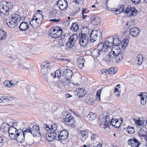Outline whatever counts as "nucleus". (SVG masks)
Listing matches in <instances>:
<instances>
[{
  "label": "nucleus",
  "mask_w": 147,
  "mask_h": 147,
  "mask_svg": "<svg viewBox=\"0 0 147 147\" xmlns=\"http://www.w3.org/2000/svg\"><path fill=\"white\" fill-rule=\"evenodd\" d=\"M113 45V37H109L105 40L104 43L100 42L97 45V54L96 56L103 55L108 51V49Z\"/></svg>",
  "instance_id": "f257e3e1"
},
{
  "label": "nucleus",
  "mask_w": 147,
  "mask_h": 147,
  "mask_svg": "<svg viewBox=\"0 0 147 147\" xmlns=\"http://www.w3.org/2000/svg\"><path fill=\"white\" fill-rule=\"evenodd\" d=\"M1 13L3 15L7 16L9 14V10L13 7V4L11 3H7L3 1L1 3Z\"/></svg>",
  "instance_id": "f03ea898"
},
{
  "label": "nucleus",
  "mask_w": 147,
  "mask_h": 147,
  "mask_svg": "<svg viewBox=\"0 0 147 147\" xmlns=\"http://www.w3.org/2000/svg\"><path fill=\"white\" fill-rule=\"evenodd\" d=\"M62 30L61 28L57 26L51 29L50 36L52 38H58L62 35Z\"/></svg>",
  "instance_id": "7ed1b4c3"
},
{
  "label": "nucleus",
  "mask_w": 147,
  "mask_h": 147,
  "mask_svg": "<svg viewBox=\"0 0 147 147\" xmlns=\"http://www.w3.org/2000/svg\"><path fill=\"white\" fill-rule=\"evenodd\" d=\"M123 44L120 43L121 41L119 39L118 37L117 36H115L113 37V45H114L113 47L115 46H119L121 47L123 49H125L127 46L128 44V40H124Z\"/></svg>",
  "instance_id": "20e7f679"
},
{
  "label": "nucleus",
  "mask_w": 147,
  "mask_h": 147,
  "mask_svg": "<svg viewBox=\"0 0 147 147\" xmlns=\"http://www.w3.org/2000/svg\"><path fill=\"white\" fill-rule=\"evenodd\" d=\"M31 134L34 137H38L41 135L40 128L36 125H34L31 128Z\"/></svg>",
  "instance_id": "39448f33"
},
{
  "label": "nucleus",
  "mask_w": 147,
  "mask_h": 147,
  "mask_svg": "<svg viewBox=\"0 0 147 147\" xmlns=\"http://www.w3.org/2000/svg\"><path fill=\"white\" fill-rule=\"evenodd\" d=\"M57 140H63L66 139L68 136V133L65 130L61 131L60 132H58Z\"/></svg>",
  "instance_id": "423d86ee"
},
{
  "label": "nucleus",
  "mask_w": 147,
  "mask_h": 147,
  "mask_svg": "<svg viewBox=\"0 0 147 147\" xmlns=\"http://www.w3.org/2000/svg\"><path fill=\"white\" fill-rule=\"evenodd\" d=\"M129 145L132 147H139L141 143L135 138H131L128 141Z\"/></svg>",
  "instance_id": "0eeeda50"
},
{
  "label": "nucleus",
  "mask_w": 147,
  "mask_h": 147,
  "mask_svg": "<svg viewBox=\"0 0 147 147\" xmlns=\"http://www.w3.org/2000/svg\"><path fill=\"white\" fill-rule=\"evenodd\" d=\"M9 127L7 123L3 122L1 125V130L4 134L8 135V132Z\"/></svg>",
  "instance_id": "6e6552de"
},
{
  "label": "nucleus",
  "mask_w": 147,
  "mask_h": 147,
  "mask_svg": "<svg viewBox=\"0 0 147 147\" xmlns=\"http://www.w3.org/2000/svg\"><path fill=\"white\" fill-rule=\"evenodd\" d=\"M57 5L59 9L61 10L65 9L68 6V3L65 0H59L57 2Z\"/></svg>",
  "instance_id": "1a4fd4ad"
},
{
  "label": "nucleus",
  "mask_w": 147,
  "mask_h": 147,
  "mask_svg": "<svg viewBox=\"0 0 147 147\" xmlns=\"http://www.w3.org/2000/svg\"><path fill=\"white\" fill-rule=\"evenodd\" d=\"M57 134L55 132L51 131L47 132L46 134V137L47 140L49 142H52L56 138Z\"/></svg>",
  "instance_id": "9d476101"
},
{
  "label": "nucleus",
  "mask_w": 147,
  "mask_h": 147,
  "mask_svg": "<svg viewBox=\"0 0 147 147\" xmlns=\"http://www.w3.org/2000/svg\"><path fill=\"white\" fill-rule=\"evenodd\" d=\"M73 75L72 70L67 69H66L63 72V76L64 79H67V80H70Z\"/></svg>",
  "instance_id": "9b49d317"
},
{
  "label": "nucleus",
  "mask_w": 147,
  "mask_h": 147,
  "mask_svg": "<svg viewBox=\"0 0 147 147\" xmlns=\"http://www.w3.org/2000/svg\"><path fill=\"white\" fill-rule=\"evenodd\" d=\"M44 127L46 130L48 131L49 129H51L53 132H55L56 134L58 132V131L57 130V124L53 123L51 125V128H50L49 126L47 125H45Z\"/></svg>",
  "instance_id": "f8f14e48"
},
{
  "label": "nucleus",
  "mask_w": 147,
  "mask_h": 147,
  "mask_svg": "<svg viewBox=\"0 0 147 147\" xmlns=\"http://www.w3.org/2000/svg\"><path fill=\"white\" fill-rule=\"evenodd\" d=\"M98 34V30H93L92 31L90 36V41L91 42H93L96 40Z\"/></svg>",
  "instance_id": "ddd939ff"
},
{
  "label": "nucleus",
  "mask_w": 147,
  "mask_h": 147,
  "mask_svg": "<svg viewBox=\"0 0 147 147\" xmlns=\"http://www.w3.org/2000/svg\"><path fill=\"white\" fill-rule=\"evenodd\" d=\"M120 52L121 50L120 47L119 46H115V47H113L110 53L112 55H114V57H115V55L121 53Z\"/></svg>",
  "instance_id": "4468645a"
},
{
  "label": "nucleus",
  "mask_w": 147,
  "mask_h": 147,
  "mask_svg": "<svg viewBox=\"0 0 147 147\" xmlns=\"http://www.w3.org/2000/svg\"><path fill=\"white\" fill-rule=\"evenodd\" d=\"M79 38L81 42L83 40L90 42V39L89 38V35L86 34H83L81 33L79 34Z\"/></svg>",
  "instance_id": "2eb2a0df"
},
{
  "label": "nucleus",
  "mask_w": 147,
  "mask_h": 147,
  "mask_svg": "<svg viewBox=\"0 0 147 147\" xmlns=\"http://www.w3.org/2000/svg\"><path fill=\"white\" fill-rule=\"evenodd\" d=\"M140 32L139 30L136 27L131 28L129 30L130 34L134 37L137 36Z\"/></svg>",
  "instance_id": "dca6fc26"
},
{
  "label": "nucleus",
  "mask_w": 147,
  "mask_h": 147,
  "mask_svg": "<svg viewBox=\"0 0 147 147\" xmlns=\"http://www.w3.org/2000/svg\"><path fill=\"white\" fill-rule=\"evenodd\" d=\"M92 24L94 25H97L100 23L101 18L98 17H95L93 16L91 18Z\"/></svg>",
  "instance_id": "f3484780"
},
{
  "label": "nucleus",
  "mask_w": 147,
  "mask_h": 147,
  "mask_svg": "<svg viewBox=\"0 0 147 147\" xmlns=\"http://www.w3.org/2000/svg\"><path fill=\"white\" fill-rule=\"evenodd\" d=\"M71 114L68 112L64 111L61 114V118L63 121L65 120H67V119H68L71 117H72Z\"/></svg>",
  "instance_id": "a211bd4d"
},
{
  "label": "nucleus",
  "mask_w": 147,
  "mask_h": 147,
  "mask_svg": "<svg viewBox=\"0 0 147 147\" xmlns=\"http://www.w3.org/2000/svg\"><path fill=\"white\" fill-rule=\"evenodd\" d=\"M67 119V120H65L63 121L65 125L68 126H71L74 124L75 121L72 117Z\"/></svg>",
  "instance_id": "6ab92c4d"
},
{
  "label": "nucleus",
  "mask_w": 147,
  "mask_h": 147,
  "mask_svg": "<svg viewBox=\"0 0 147 147\" xmlns=\"http://www.w3.org/2000/svg\"><path fill=\"white\" fill-rule=\"evenodd\" d=\"M77 93V96L79 97H83L86 94V90L83 88H78L76 90Z\"/></svg>",
  "instance_id": "aec40b11"
},
{
  "label": "nucleus",
  "mask_w": 147,
  "mask_h": 147,
  "mask_svg": "<svg viewBox=\"0 0 147 147\" xmlns=\"http://www.w3.org/2000/svg\"><path fill=\"white\" fill-rule=\"evenodd\" d=\"M16 136V141L19 143H22L24 140L25 136L23 135L22 132H19V133Z\"/></svg>",
  "instance_id": "412c9836"
},
{
  "label": "nucleus",
  "mask_w": 147,
  "mask_h": 147,
  "mask_svg": "<svg viewBox=\"0 0 147 147\" xmlns=\"http://www.w3.org/2000/svg\"><path fill=\"white\" fill-rule=\"evenodd\" d=\"M29 27L28 23L26 22H22L19 26L20 30L22 31H25L27 30Z\"/></svg>",
  "instance_id": "4be33fe9"
},
{
  "label": "nucleus",
  "mask_w": 147,
  "mask_h": 147,
  "mask_svg": "<svg viewBox=\"0 0 147 147\" xmlns=\"http://www.w3.org/2000/svg\"><path fill=\"white\" fill-rule=\"evenodd\" d=\"M43 65L41 69L42 73H47L48 69V68L50 66V63H43Z\"/></svg>",
  "instance_id": "5701e85b"
},
{
  "label": "nucleus",
  "mask_w": 147,
  "mask_h": 147,
  "mask_svg": "<svg viewBox=\"0 0 147 147\" xmlns=\"http://www.w3.org/2000/svg\"><path fill=\"white\" fill-rule=\"evenodd\" d=\"M37 20L35 18V19H32L30 22V23L32 27L34 29L40 27L37 22Z\"/></svg>",
  "instance_id": "b1692460"
},
{
  "label": "nucleus",
  "mask_w": 147,
  "mask_h": 147,
  "mask_svg": "<svg viewBox=\"0 0 147 147\" xmlns=\"http://www.w3.org/2000/svg\"><path fill=\"white\" fill-rule=\"evenodd\" d=\"M85 60L84 58L81 57L79 58L77 61V63L78 66L80 69H82L84 66V62Z\"/></svg>",
  "instance_id": "393cba45"
},
{
  "label": "nucleus",
  "mask_w": 147,
  "mask_h": 147,
  "mask_svg": "<svg viewBox=\"0 0 147 147\" xmlns=\"http://www.w3.org/2000/svg\"><path fill=\"white\" fill-rule=\"evenodd\" d=\"M9 99L7 98V96H2L1 98V105H6L8 104L9 101Z\"/></svg>",
  "instance_id": "a878e982"
},
{
  "label": "nucleus",
  "mask_w": 147,
  "mask_h": 147,
  "mask_svg": "<svg viewBox=\"0 0 147 147\" xmlns=\"http://www.w3.org/2000/svg\"><path fill=\"white\" fill-rule=\"evenodd\" d=\"M6 22L8 26L10 28H14L16 27L18 24L16 22H15L12 19L11 20L8 22L7 20H6Z\"/></svg>",
  "instance_id": "bb28decb"
},
{
  "label": "nucleus",
  "mask_w": 147,
  "mask_h": 147,
  "mask_svg": "<svg viewBox=\"0 0 147 147\" xmlns=\"http://www.w3.org/2000/svg\"><path fill=\"white\" fill-rule=\"evenodd\" d=\"M11 19L18 24V22L21 20V17L18 14L15 13L11 15Z\"/></svg>",
  "instance_id": "cd10ccee"
},
{
  "label": "nucleus",
  "mask_w": 147,
  "mask_h": 147,
  "mask_svg": "<svg viewBox=\"0 0 147 147\" xmlns=\"http://www.w3.org/2000/svg\"><path fill=\"white\" fill-rule=\"evenodd\" d=\"M147 132L146 130L141 129L138 131V134L141 137V139H144L147 135Z\"/></svg>",
  "instance_id": "c85d7f7f"
},
{
  "label": "nucleus",
  "mask_w": 147,
  "mask_h": 147,
  "mask_svg": "<svg viewBox=\"0 0 147 147\" xmlns=\"http://www.w3.org/2000/svg\"><path fill=\"white\" fill-rule=\"evenodd\" d=\"M133 120L136 124L138 126H143L144 123V122L142 120H141L138 118H136L133 119Z\"/></svg>",
  "instance_id": "c756f323"
},
{
  "label": "nucleus",
  "mask_w": 147,
  "mask_h": 147,
  "mask_svg": "<svg viewBox=\"0 0 147 147\" xmlns=\"http://www.w3.org/2000/svg\"><path fill=\"white\" fill-rule=\"evenodd\" d=\"M123 55L122 53L117 54L115 56L114 59L118 63L120 61L123 59Z\"/></svg>",
  "instance_id": "7c9ffc66"
},
{
  "label": "nucleus",
  "mask_w": 147,
  "mask_h": 147,
  "mask_svg": "<svg viewBox=\"0 0 147 147\" xmlns=\"http://www.w3.org/2000/svg\"><path fill=\"white\" fill-rule=\"evenodd\" d=\"M114 55H112L109 53V55H107L106 56L104 59L105 61H106L107 62H109L113 60L114 59Z\"/></svg>",
  "instance_id": "2f4dec72"
},
{
  "label": "nucleus",
  "mask_w": 147,
  "mask_h": 147,
  "mask_svg": "<svg viewBox=\"0 0 147 147\" xmlns=\"http://www.w3.org/2000/svg\"><path fill=\"white\" fill-rule=\"evenodd\" d=\"M80 133L82 136V140L83 141L85 140L88 137V132L85 130H82Z\"/></svg>",
  "instance_id": "473e14b6"
},
{
  "label": "nucleus",
  "mask_w": 147,
  "mask_h": 147,
  "mask_svg": "<svg viewBox=\"0 0 147 147\" xmlns=\"http://www.w3.org/2000/svg\"><path fill=\"white\" fill-rule=\"evenodd\" d=\"M132 7L131 5L128 6L125 9L124 13L128 15V16H131V13L132 11Z\"/></svg>",
  "instance_id": "72a5a7b5"
},
{
  "label": "nucleus",
  "mask_w": 147,
  "mask_h": 147,
  "mask_svg": "<svg viewBox=\"0 0 147 147\" xmlns=\"http://www.w3.org/2000/svg\"><path fill=\"white\" fill-rule=\"evenodd\" d=\"M18 130L17 129V131H13L11 133V134H9L8 135L10 138L13 140H15L16 139V136L19 133Z\"/></svg>",
  "instance_id": "f704fd0d"
},
{
  "label": "nucleus",
  "mask_w": 147,
  "mask_h": 147,
  "mask_svg": "<svg viewBox=\"0 0 147 147\" xmlns=\"http://www.w3.org/2000/svg\"><path fill=\"white\" fill-rule=\"evenodd\" d=\"M91 140L94 142H97L99 138L97 134H95L91 133Z\"/></svg>",
  "instance_id": "c9c22d12"
},
{
  "label": "nucleus",
  "mask_w": 147,
  "mask_h": 147,
  "mask_svg": "<svg viewBox=\"0 0 147 147\" xmlns=\"http://www.w3.org/2000/svg\"><path fill=\"white\" fill-rule=\"evenodd\" d=\"M86 118L89 120L92 121L94 120L96 118V115L95 113H93L92 112H90L86 116Z\"/></svg>",
  "instance_id": "e433bc0d"
},
{
  "label": "nucleus",
  "mask_w": 147,
  "mask_h": 147,
  "mask_svg": "<svg viewBox=\"0 0 147 147\" xmlns=\"http://www.w3.org/2000/svg\"><path fill=\"white\" fill-rule=\"evenodd\" d=\"M74 43L70 41H69L66 43V49L67 50L72 48L74 45Z\"/></svg>",
  "instance_id": "4c0bfd02"
},
{
  "label": "nucleus",
  "mask_w": 147,
  "mask_h": 147,
  "mask_svg": "<svg viewBox=\"0 0 147 147\" xmlns=\"http://www.w3.org/2000/svg\"><path fill=\"white\" fill-rule=\"evenodd\" d=\"M138 59V65H141L142 64L143 60V56L142 55L139 54L137 56V59Z\"/></svg>",
  "instance_id": "58836bf2"
},
{
  "label": "nucleus",
  "mask_w": 147,
  "mask_h": 147,
  "mask_svg": "<svg viewBox=\"0 0 147 147\" xmlns=\"http://www.w3.org/2000/svg\"><path fill=\"white\" fill-rule=\"evenodd\" d=\"M53 76H54L55 78H60L61 76V72L59 69L57 70L54 74H52Z\"/></svg>",
  "instance_id": "ea45409f"
},
{
  "label": "nucleus",
  "mask_w": 147,
  "mask_h": 147,
  "mask_svg": "<svg viewBox=\"0 0 147 147\" xmlns=\"http://www.w3.org/2000/svg\"><path fill=\"white\" fill-rule=\"evenodd\" d=\"M70 38V36L68 34H65L63 35L62 36L61 38H63L64 40H65V41L66 42L69 40Z\"/></svg>",
  "instance_id": "a19ab883"
},
{
  "label": "nucleus",
  "mask_w": 147,
  "mask_h": 147,
  "mask_svg": "<svg viewBox=\"0 0 147 147\" xmlns=\"http://www.w3.org/2000/svg\"><path fill=\"white\" fill-rule=\"evenodd\" d=\"M78 38V36L77 34H74L71 36L69 39V41H70L74 42V43L76 42Z\"/></svg>",
  "instance_id": "79ce46f5"
},
{
  "label": "nucleus",
  "mask_w": 147,
  "mask_h": 147,
  "mask_svg": "<svg viewBox=\"0 0 147 147\" xmlns=\"http://www.w3.org/2000/svg\"><path fill=\"white\" fill-rule=\"evenodd\" d=\"M79 28L78 25L76 23H74L70 28L71 29L72 31H76Z\"/></svg>",
  "instance_id": "37998d69"
},
{
  "label": "nucleus",
  "mask_w": 147,
  "mask_h": 147,
  "mask_svg": "<svg viewBox=\"0 0 147 147\" xmlns=\"http://www.w3.org/2000/svg\"><path fill=\"white\" fill-rule=\"evenodd\" d=\"M67 79H61L60 80L61 83L63 86H67L69 84L70 80Z\"/></svg>",
  "instance_id": "c03bdc74"
},
{
  "label": "nucleus",
  "mask_w": 147,
  "mask_h": 147,
  "mask_svg": "<svg viewBox=\"0 0 147 147\" xmlns=\"http://www.w3.org/2000/svg\"><path fill=\"white\" fill-rule=\"evenodd\" d=\"M86 101L87 103L90 105H93L94 103V99L92 98L88 97L86 99Z\"/></svg>",
  "instance_id": "a18cd8bd"
},
{
  "label": "nucleus",
  "mask_w": 147,
  "mask_h": 147,
  "mask_svg": "<svg viewBox=\"0 0 147 147\" xmlns=\"http://www.w3.org/2000/svg\"><path fill=\"white\" fill-rule=\"evenodd\" d=\"M31 128H30L29 127L25 129H23L22 131L23 135H24V136H25V135L26 134L28 133H30L31 134Z\"/></svg>",
  "instance_id": "49530a36"
},
{
  "label": "nucleus",
  "mask_w": 147,
  "mask_h": 147,
  "mask_svg": "<svg viewBox=\"0 0 147 147\" xmlns=\"http://www.w3.org/2000/svg\"><path fill=\"white\" fill-rule=\"evenodd\" d=\"M126 130L129 134H131L134 133L135 132L134 127H131L130 126H128Z\"/></svg>",
  "instance_id": "de8ad7c7"
},
{
  "label": "nucleus",
  "mask_w": 147,
  "mask_h": 147,
  "mask_svg": "<svg viewBox=\"0 0 147 147\" xmlns=\"http://www.w3.org/2000/svg\"><path fill=\"white\" fill-rule=\"evenodd\" d=\"M117 71V69L115 67H111L109 69V74H113Z\"/></svg>",
  "instance_id": "09e8293b"
},
{
  "label": "nucleus",
  "mask_w": 147,
  "mask_h": 147,
  "mask_svg": "<svg viewBox=\"0 0 147 147\" xmlns=\"http://www.w3.org/2000/svg\"><path fill=\"white\" fill-rule=\"evenodd\" d=\"M122 123V119L120 118L119 119H117L116 124L115 125V127L116 128L119 127Z\"/></svg>",
  "instance_id": "8fccbe9b"
},
{
  "label": "nucleus",
  "mask_w": 147,
  "mask_h": 147,
  "mask_svg": "<svg viewBox=\"0 0 147 147\" xmlns=\"http://www.w3.org/2000/svg\"><path fill=\"white\" fill-rule=\"evenodd\" d=\"M1 40L5 39L7 36L6 33L2 29H1Z\"/></svg>",
  "instance_id": "3c124183"
},
{
  "label": "nucleus",
  "mask_w": 147,
  "mask_h": 147,
  "mask_svg": "<svg viewBox=\"0 0 147 147\" xmlns=\"http://www.w3.org/2000/svg\"><path fill=\"white\" fill-rule=\"evenodd\" d=\"M132 11L131 16H135L137 15L138 11L135 7H132Z\"/></svg>",
  "instance_id": "603ef678"
},
{
  "label": "nucleus",
  "mask_w": 147,
  "mask_h": 147,
  "mask_svg": "<svg viewBox=\"0 0 147 147\" xmlns=\"http://www.w3.org/2000/svg\"><path fill=\"white\" fill-rule=\"evenodd\" d=\"M11 82V81L7 80L4 82L3 84L5 86H7V87L10 88L12 86Z\"/></svg>",
  "instance_id": "864d4df0"
},
{
  "label": "nucleus",
  "mask_w": 147,
  "mask_h": 147,
  "mask_svg": "<svg viewBox=\"0 0 147 147\" xmlns=\"http://www.w3.org/2000/svg\"><path fill=\"white\" fill-rule=\"evenodd\" d=\"M105 125L107 127L111 125V122H110V119L108 117V116H107L105 119Z\"/></svg>",
  "instance_id": "5fc2aeb1"
},
{
  "label": "nucleus",
  "mask_w": 147,
  "mask_h": 147,
  "mask_svg": "<svg viewBox=\"0 0 147 147\" xmlns=\"http://www.w3.org/2000/svg\"><path fill=\"white\" fill-rule=\"evenodd\" d=\"M57 11L56 9H53L50 14V16L51 18H54L57 16Z\"/></svg>",
  "instance_id": "6e6d98bb"
},
{
  "label": "nucleus",
  "mask_w": 147,
  "mask_h": 147,
  "mask_svg": "<svg viewBox=\"0 0 147 147\" xmlns=\"http://www.w3.org/2000/svg\"><path fill=\"white\" fill-rule=\"evenodd\" d=\"M88 42L90 43V42L86 41L85 40L81 42V40H80V44L81 46L83 47L87 46Z\"/></svg>",
  "instance_id": "4d7b16f0"
},
{
  "label": "nucleus",
  "mask_w": 147,
  "mask_h": 147,
  "mask_svg": "<svg viewBox=\"0 0 147 147\" xmlns=\"http://www.w3.org/2000/svg\"><path fill=\"white\" fill-rule=\"evenodd\" d=\"M66 42L65 41V40L63 39V38H61L59 40V44L60 46H63L66 44Z\"/></svg>",
  "instance_id": "13d9d810"
},
{
  "label": "nucleus",
  "mask_w": 147,
  "mask_h": 147,
  "mask_svg": "<svg viewBox=\"0 0 147 147\" xmlns=\"http://www.w3.org/2000/svg\"><path fill=\"white\" fill-rule=\"evenodd\" d=\"M12 86H14L15 85H17L19 82V81L17 79H13L11 81Z\"/></svg>",
  "instance_id": "bf43d9fd"
},
{
  "label": "nucleus",
  "mask_w": 147,
  "mask_h": 147,
  "mask_svg": "<svg viewBox=\"0 0 147 147\" xmlns=\"http://www.w3.org/2000/svg\"><path fill=\"white\" fill-rule=\"evenodd\" d=\"M6 142L4 139H1V147H5L7 146Z\"/></svg>",
  "instance_id": "052dcab7"
},
{
  "label": "nucleus",
  "mask_w": 147,
  "mask_h": 147,
  "mask_svg": "<svg viewBox=\"0 0 147 147\" xmlns=\"http://www.w3.org/2000/svg\"><path fill=\"white\" fill-rule=\"evenodd\" d=\"M17 131V129L16 127H9V130L8 131V135L9 134H11V133L13 131Z\"/></svg>",
  "instance_id": "680f3d73"
},
{
  "label": "nucleus",
  "mask_w": 147,
  "mask_h": 147,
  "mask_svg": "<svg viewBox=\"0 0 147 147\" xmlns=\"http://www.w3.org/2000/svg\"><path fill=\"white\" fill-rule=\"evenodd\" d=\"M135 22L134 20H132L130 22H128L126 24V26H129V27H130L131 26H133L134 24V23Z\"/></svg>",
  "instance_id": "e2e57ef3"
},
{
  "label": "nucleus",
  "mask_w": 147,
  "mask_h": 147,
  "mask_svg": "<svg viewBox=\"0 0 147 147\" xmlns=\"http://www.w3.org/2000/svg\"><path fill=\"white\" fill-rule=\"evenodd\" d=\"M9 125V127H16V126L17 125V123L16 122H10L8 123Z\"/></svg>",
  "instance_id": "0e129e2a"
},
{
  "label": "nucleus",
  "mask_w": 147,
  "mask_h": 147,
  "mask_svg": "<svg viewBox=\"0 0 147 147\" xmlns=\"http://www.w3.org/2000/svg\"><path fill=\"white\" fill-rule=\"evenodd\" d=\"M34 17H36L35 19L37 20L38 18L43 17V16L40 13H37L34 15Z\"/></svg>",
  "instance_id": "69168bd1"
},
{
  "label": "nucleus",
  "mask_w": 147,
  "mask_h": 147,
  "mask_svg": "<svg viewBox=\"0 0 147 147\" xmlns=\"http://www.w3.org/2000/svg\"><path fill=\"white\" fill-rule=\"evenodd\" d=\"M33 143V140L32 138L28 139L26 140V144L29 145L32 144Z\"/></svg>",
  "instance_id": "338daca9"
},
{
  "label": "nucleus",
  "mask_w": 147,
  "mask_h": 147,
  "mask_svg": "<svg viewBox=\"0 0 147 147\" xmlns=\"http://www.w3.org/2000/svg\"><path fill=\"white\" fill-rule=\"evenodd\" d=\"M141 103L142 105H145L146 103V98L143 97H141Z\"/></svg>",
  "instance_id": "774afa93"
}]
</instances>
